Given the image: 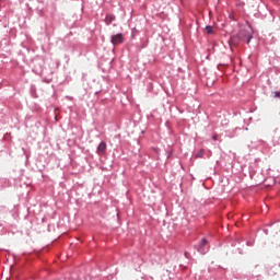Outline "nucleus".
Segmentation results:
<instances>
[{
  "label": "nucleus",
  "instance_id": "nucleus-1",
  "mask_svg": "<svg viewBox=\"0 0 280 280\" xmlns=\"http://www.w3.org/2000/svg\"><path fill=\"white\" fill-rule=\"evenodd\" d=\"M110 43L113 45H121L124 43V35L121 33H118V34L112 36Z\"/></svg>",
  "mask_w": 280,
  "mask_h": 280
},
{
  "label": "nucleus",
  "instance_id": "nucleus-2",
  "mask_svg": "<svg viewBox=\"0 0 280 280\" xmlns=\"http://www.w3.org/2000/svg\"><path fill=\"white\" fill-rule=\"evenodd\" d=\"M106 142H101L97 147V154H100V156H102V154H106Z\"/></svg>",
  "mask_w": 280,
  "mask_h": 280
},
{
  "label": "nucleus",
  "instance_id": "nucleus-3",
  "mask_svg": "<svg viewBox=\"0 0 280 280\" xmlns=\"http://www.w3.org/2000/svg\"><path fill=\"white\" fill-rule=\"evenodd\" d=\"M114 21H115L114 15H106V18H105L106 25H110V23H113Z\"/></svg>",
  "mask_w": 280,
  "mask_h": 280
},
{
  "label": "nucleus",
  "instance_id": "nucleus-4",
  "mask_svg": "<svg viewBox=\"0 0 280 280\" xmlns=\"http://www.w3.org/2000/svg\"><path fill=\"white\" fill-rule=\"evenodd\" d=\"M206 32L207 34H213V26L211 25L206 26Z\"/></svg>",
  "mask_w": 280,
  "mask_h": 280
},
{
  "label": "nucleus",
  "instance_id": "nucleus-5",
  "mask_svg": "<svg viewBox=\"0 0 280 280\" xmlns=\"http://www.w3.org/2000/svg\"><path fill=\"white\" fill-rule=\"evenodd\" d=\"M197 159H202V156H205V150H199V152L197 153Z\"/></svg>",
  "mask_w": 280,
  "mask_h": 280
},
{
  "label": "nucleus",
  "instance_id": "nucleus-6",
  "mask_svg": "<svg viewBox=\"0 0 280 280\" xmlns=\"http://www.w3.org/2000/svg\"><path fill=\"white\" fill-rule=\"evenodd\" d=\"M206 244H207V240H202L201 241V246H200V248H199V253H202V246H206Z\"/></svg>",
  "mask_w": 280,
  "mask_h": 280
},
{
  "label": "nucleus",
  "instance_id": "nucleus-7",
  "mask_svg": "<svg viewBox=\"0 0 280 280\" xmlns=\"http://www.w3.org/2000/svg\"><path fill=\"white\" fill-rule=\"evenodd\" d=\"M273 97L276 100H280V91L279 92H273Z\"/></svg>",
  "mask_w": 280,
  "mask_h": 280
},
{
  "label": "nucleus",
  "instance_id": "nucleus-8",
  "mask_svg": "<svg viewBox=\"0 0 280 280\" xmlns=\"http://www.w3.org/2000/svg\"><path fill=\"white\" fill-rule=\"evenodd\" d=\"M252 38H253V35L247 36V44L250 43Z\"/></svg>",
  "mask_w": 280,
  "mask_h": 280
}]
</instances>
